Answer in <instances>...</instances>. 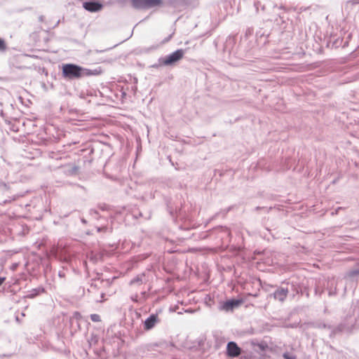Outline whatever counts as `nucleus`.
Here are the masks:
<instances>
[{
  "instance_id": "nucleus-47",
  "label": "nucleus",
  "mask_w": 359,
  "mask_h": 359,
  "mask_svg": "<svg viewBox=\"0 0 359 359\" xmlns=\"http://www.w3.org/2000/svg\"><path fill=\"white\" fill-rule=\"evenodd\" d=\"M90 287H97V285L95 284H94V283H91Z\"/></svg>"
},
{
  "instance_id": "nucleus-29",
  "label": "nucleus",
  "mask_w": 359,
  "mask_h": 359,
  "mask_svg": "<svg viewBox=\"0 0 359 359\" xmlns=\"http://www.w3.org/2000/svg\"><path fill=\"white\" fill-rule=\"evenodd\" d=\"M10 189L9 184L0 181V189L2 191H8Z\"/></svg>"
},
{
  "instance_id": "nucleus-44",
  "label": "nucleus",
  "mask_w": 359,
  "mask_h": 359,
  "mask_svg": "<svg viewBox=\"0 0 359 359\" xmlns=\"http://www.w3.org/2000/svg\"><path fill=\"white\" fill-rule=\"evenodd\" d=\"M81 222L84 224H87V220L85 218H81Z\"/></svg>"
},
{
  "instance_id": "nucleus-13",
  "label": "nucleus",
  "mask_w": 359,
  "mask_h": 359,
  "mask_svg": "<svg viewBox=\"0 0 359 359\" xmlns=\"http://www.w3.org/2000/svg\"><path fill=\"white\" fill-rule=\"evenodd\" d=\"M83 77L90 76H97L102 73V69L100 67L95 68V69H90L83 67Z\"/></svg>"
},
{
  "instance_id": "nucleus-22",
  "label": "nucleus",
  "mask_w": 359,
  "mask_h": 359,
  "mask_svg": "<svg viewBox=\"0 0 359 359\" xmlns=\"http://www.w3.org/2000/svg\"><path fill=\"white\" fill-rule=\"evenodd\" d=\"M87 257L90 259V262L96 263L98 259L102 257V255L99 253H94L93 252H90L87 255Z\"/></svg>"
},
{
  "instance_id": "nucleus-27",
  "label": "nucleus",
  "mask_w": 359,
  "mask_h": 359,
  "mask_svg": "<svg viewBox=\"0 0 359 359\" xmlns=\"http://www.w3.org/2000/svg\"><path fill=\"white\" fill-rule=\"evenodd\" d=\"M283 357L284 359H296V355L287 351L283 353Z\"/></svg>"
},
{
  "instance_id": "nucleus-32",
  "label": "nucleus",
  "mask_w": 359,
  "mask_h": 359,
  "mask_svg": "<svg viewBox=\"0 0 359 359\" xmlns=\"http://www.w3.org/2000/svg\"><path fill=\"white\" fill-rule=\"evenodd\" d=\"M98 341V337L97 335L95 334H92L91 337H90V339L88 340V342L90 343V344H91L92 343H97Z\"/></svg>"
},
{
  "instance_id": "nucleus-24",
  "label": "nucleus",
  "mask_w": 359,
  "mask_h": 359,
  "mask_svg": "<svg viewBox=\"0 0 359 359\" xmlns=\"http://www.w3.org/2000/svg\"><path fill=\"white\" fill-rule=\"evenodd\" d=\"M316 327L319 329H328L330 330V329H332V325L326 324L325 323L323 322L318 323Z\"/></svg>"
},
{
  "instance_id": "nucleus-2",
  "label": "nucleus",
  "mask_w": 359,
  "mask_h": 359,
  "mask_svg": "<svg viewBox=\"0 0 359 359\" xmlns=\"http://www.w3.org/2000/svg\"><path fill=\"white\" fill-rule=\"evenodd\" d=\"M131 5L136 10H147L163 5V0H130Z\"/></svg>"
},
{
  "instance_id": "nucleus-26",
  "label": "nucleus",
  "mask_w": 359,
  "mask_h": 359,
  "mask_svg": "<svg viewBox=\"0 0 359 359\" xmlns=\"http://www.w3.org/2000/svg\"><path fill=\"white\" fill-rule=\"evenodd\" d=\"M90 318L93 322L97 323V322L101 321V318H100V315H98L97 313L90 314Z\"/></svg>"
},
{
  "instance_id": "nucleus-10",
  "label": "nucleus",
  "mask_w": 359,
  "mask_h": 359,
  "mask_svg": "<svg viewBox=\"0 0 359 359\" xmlns=\"http://www.w3.org/2000/svg\"><path fill=\"white\" fill-rule=\"evenodd\" d=\"M337 282H335L334 279L328 280L327 282V285H325V289L327 290L328 296L334 297L337 294Z\"/></svg>"
},
{
  "instance_id": "nucleus-19",
  "label": "nucleus",
  "mask_w": 359,
  "mask_h": 359,
  "mask_svg": "<svg viewBox=\"0 0 359 359\" xmlns=\"http://www.w3.org/2000/svg\"><path fill=\"white\" fill-rule=\"evenodd\" d=\"M79 169V168L77 165H67L65 172L68 175H76L78 173Z\"/></svg>"
},
{
  "instance_id": "nucleus-49",
  "label": "nucleus",
  "mask_w": 359,
  "mask_h": 359,
  "mask_svg": "<svg viewBox=\"0 0 359 359\" xmlns=\"http://www.w3.org/2000/svg\"><path fill=\"white\" fill-rule=\"evenodd\" d=\"M100 208H101V210H106V208H105L104 207H102V206L101 207V206H100Z\"/></svg>"
},
{
  "instance_id": "nucleus-30",
  "label": "nucleus",
  "mask_w": 359,
  "mask_h": 359,
  "mask_svg": "<svg viewBox=\"0 0 359 359\" xmlns=\"http://www.w3.org/2000/svg\"><path fill=\"white\" fill-rule=\"evenodd\" d=\"M161 57L158 58V62L157 63H155L152 65L150 66V68H155V69H158L160 67H162V66H165L162 62H161Z\"/></svg>"
},
{
  "instance_id": "nucleus-36",
  "label": "nucleus",
  "mask_w": 359,
  "mask_h": 359,
  "mask_svg": "<svg viewBox=\"0 0 359 359\" xmlns=\"http://www.w3.org/2000/svg\"><path fill=\"white\" fill-rule=\"evenodd\" d=\"M14 198H12V199H6V200H4L2 202L0 203V205H6L8 203H11L12 201H13Z\"/></svg>"
},
{
  "instance_id": "nucleus-33",
  "label": "nucleus",
  "mask_w": 359,
  "mask_h": 359,
  "mask_svg": "<svg viewBox=\"0 0 359 359\" xmlns=\"http://www.w3.org/2000/svg\"><path fill=\"white\" fill-rule=\"evenodd\" d=\"M253 28L252 27H248L246 31H245V36H251L252 34H253Z\"/></svg>"
},
{
  "instance_id": "nucleus-9",
  "label": "nucleus",
  "mask_w": 359,
  "mask_h": 359,
  "mask_svg": "<svg viewBox=\"0 0 359 359\" xmlns=\"http://www.w3.org/2000/svg\"><path fill=\"white\" fill-rule=\"evenodd\" d=\"M211 231L222 241L228 240L231 236L230 231L226 226H219L213 229Z\"/></svg>"
},
{
  "instance_id": "nucleus-21",
  "label": "nucleus",
  "mask_w": 359,
  "mask_h": 359,
  "mask_svg": "<svg viewBox=\"0 0 359 359\" xmlns=\"http://www.w3.org/2000/svg\"><path fill=\"white\" fill-rule=\"evenodd\" d=\"M359 276V266L349 270L345 275V278H353Z\"/></svg>"
},
{
  "instance_id": "nucleus-45",
  "label": "nucleus",
  "mask_w": 359,
  "mask_h": 359,
  "mask_svg": "<svg viewBox=\"0 0 359 359\" xmlns=\"http://www.w3.org/2000/svg\"><path fill=\"white\" fill-rule=\"evenodd\" d=\"M263 208H264V207L257 206V207L255 208V210H256V211H258V210H261V209H263Z\"/></svg>"
},
{
  "instance_id": "nucleus-5",
  "label": "nucleus",
  "mask_w": 359,
  "mask_h": 359,
  "mask_svg": "<svg viewBox=\"0 0 359 359\" xmlns=\"http://www.w3.org/2000/svg\"><path fill=\"white\" fill-rule=\"evenodd\" d=\"M273 287L275 288V290L272 293L269 294L268 297L273 298L275 300L283 303L288 295L290 288L284 287L283 284L280 286H273Z\"/></svg>"
},
{
  "instance_id": "nucleus-37",
  "label": "nucleus",
  "mask_w": 359,
  "mask_h": 359,
  "mask_svg": "<svg viewBox=\"0 0 359 359\" xmlns=\"http://www.w3.org/2000/svg\"><path fill=\"white\" fill-rule=\"evenodd\" d=\"M90 214L93 216H97L98 215V212L96 210L92 209L90 210Z\"/></svg>"
},
{
  "instance_id": "nucleus-48",
  "label": "nucleus",
  "mask_w": 359,
  "mask_h": 359,
  "mask_svg": "<svg viewBox=\"0 0 359 359\" xmlns=\"http://www.w3.org/2000/svg\"><path fill=\"white\" fill-rule=\"evenodd\" d=\"M43 72H45L46 75L48 74V72L45 69H43Z\"/></svg>"
},
{
  "instance_id": "nucleus-34",
  "label": "nucleus",
  "mask_w": 359,
  "mask_h": 359,
  "mask_svg": "<svg viewBox=\"0 0 359 359\" xmlns=\"http://www.w3.org/2000/svg\"><path fill=\"white\" fill-rule=\"evenodd\" d=\"M174 33H172L170 34V35H168L167 37H165L163 41H162V43H168L172 38V36H173Z\"/></svg>"
},
{
  "instance_id": "nucleus-8",
  "label": "nucleus",
  "mask_w": 359,
  "mask_h": 359,
  "mask_svg": "<svg viewBox=\"0 0 359 359\" xmlns=\"http://www.w3.org/2000/svg\"><path fill=\"white\" fill-rule=\"evenodd\" d=\"M160 322L158 313H151L143 322V328L145 331H149L154 329Z\"/></svg>"
},
{
  "instance_id": "nucleus-53",
  "label": "nucleus",
  "mask_w": 359,
  "mask_h": 359,
  "mask_svg": "<svg viewBox=\"0 0 359 359\" xmlns=\"http://www.w3.org/2000/svg\"><path fill=\"white\" fill-rule=\"evenodd\" d=\"M306 297H308L309 296V292H306Z\"/></svg>"
},
{
  "instance_id": "nucleus-15",
  "label": "nucleus",
  "mask_w": 359,
  "mask_h": 359,
  "mask_svg": "<svg viewBox=\"0 0 359 359\" xmlns=\"http://www.w3.org/2000/svg\"><path fill=\"white\" fill-rule=\"evenodd\" d=\"M251 345L255 348V351H257L256 349V347H257L258 350L260 351H265L268 348V345L265 342H260L257 339H252L251 341Z\"/></svg>"
},
{
  "instance_id": "nucleus-38",
  "label": "nucleus",
  "mask_w": 359,
  "mask_h": 359,
  "mask_svg": "<svg viewBox=\"0 0 359 359\" xmlns=\"http://www.w3.org/2000/svg\"><path fill=\"white\" fill-rule=\"evenodd\" d=\"M141 295H142V298H143L144 300H145V299H147V297H148V295H147V292H146V291L142 292H141Z\"/></svg>"
},
{
  "instance_id": "nucleus-28",
  "label": "nucleus",
  "mask_w": 359,
  "mask_h": 359,
  "mask_svg": "<svg viewBox=\"0 0 359 359\" xmlns=\"http://www.w3.org/2000/svg\"><path fill=\"white\" fill-rule=\"evenodd\" d=\"M254 6L255 8L257 13L258 12L259 7H261V9L262 11H264L265 9V6L264 5H262L261 2L258 1L254 2Z\"/></svg>"
},
{
  "instance_id": "nucleus-41",
  "label": "nucleus",
  "mask_w": 359,
  "mask_h": 359,
  "mask_svg": "<svg viewBox=\"0 0 359 359\" xmlns=\"http://www.w3.org/2000/svg\"><path fill=\"white\" fill-rule=\"evenodd\" d=\"M6 280V277L0 276V286L4 283Z\"/></svg>"
},
{
  "instance_id": "nucleus-31",
  "label": "nucleus",
  "mask_w": 359,
  "mask_h": 359,
  "mask_svg": "<svg viewBox=\"0 0 359 359\" xmlns=\"http://www.w3.org/2000/svg\"><path fill=\"white\" fill-rule=\"evenodd\" d=\"M6 50V44L5 41L0 37V51H5Z\"/></svg>"
},
{
  "instance_id": "nucleus-52",
  "label": "nucleus",
  "mask_w": 359,
  "mask_h": 359,
  "mask_svg": "<svg viewBox=\"0 0 359 359\" xmlns=\"http://www.w3.org/2000/svg\"><path fill=\"white\" fill-rule=\"evenodd\" d=\"M104 293H102V294H101V297H102V298H103V297H104Z\"/></svg>"
},
{
  "instance_id": "nucleus-39",
  "label": "nucleus",
  "mask_w": 359,
  "mask_h": 359,
  "mask_svg": "<svg viewBox=\"0 0 359 359\" xmlns=\"http://www.w3.org/2000/svg\"><path fill=\"white\" fill-rule=\"evenodd\" d=\"M58 276L60 278H64L65 276V273L63 271H60L58 272Z\"/></svg>"
},
{
  "instance_id": "nucleus-1",
  "label": "nucleus",
  "mask_w": 359,
  "mask_h": 359,
  "mask_svg": "<svg viewBox=\"0 0 359 359\" xmlns=\"http://www.w3.org/2000/svg\"><path fill=\"white\" fill-rule=\"evenodd\" d=\"M62 76L66 81L79 80L83 77V67L74 63H63Z\"/></svg>"
},
{
  "instance_id": "nucleus-40",
  "label": "nucleus",
  "mask_w": 359,
  "mask_h": 359,
  "mask_svg": "<svg viewBox=\"0 0 359 359\" xmlns=\"http://www.w3.org/2000/svg\"><path fill=\"white\" fill-rule=\"evenodd\" d=\"M277 15L280 18V19L282 20V22H284V18H285L284 15L280 13H278Z\"/></svg>"
},
{
  "instance_id": "nucleus-14",
  "label": "nucleus",
  "mask_w": 359,
  "mask_h": 359,
  "mask_svg": "<svg viewBox=\"0 0 359 359\" xmlns=\"http://www.w3.org/2000/svg\"><path fill=\"white\" fill-rule=\"evenodd\" d=\"M45 292L44 287L40 286L36 288L32 289V290L29 291L27 297L29 299H33L36 297L40 295L41 294Z\"/></svg>"
},
{
  "instance_id": "nucleus-25",
  "label": "nucleus",
  "mask_w": 359,
  "mask_h": 359,
  "mask_svg": "<svg viewBox=\"0 0 359 359\" xmlns=\"http://www.w3.org/2000/svg\"><path fill=\"white\" fill-rule=\"evenodd\" d=\"M205 341H206V337L205 336H201L196 339V342L199 347H203L205 344Z\"/></svg>"
},
{
  "instance_id": "nucleus-20",
  "label": "nucleus",
  "mask_w": 359,
  "mask_h": 359,
  "mask_svg": "<svg viewBox=\"0 0 359 359\" xmlns=\"http://www.w3.org/2000/svg\"><path fill=\"white\" fill-rule=\"evenodd\" d=\"M214 337L215 339V348L216 350H218L220 348V347L222 346V344L225 342V339L219 334H215Z\"/></svg>"
},
{
  "instance_id": "nucleus-23",
  "label": "nucleus",
  "mask_w": 359,
  "mask_h": 359,
  "mask_svg": "<svg viewBox=\"0 0 359 359\" xmlns=\"http://www.w3.org/2000/svg\"><path fill=\"white\" fill-rule=\"evenodd\" d=\"M97 232H111L112 231V228H109L107 226H97Z\"/></svg>"
},
{
  "instance_id": "nucleus-11",
  "label": "nucleus",
  "mask_w": 359,
  "mask_h": 359,
  "mask_svg": "<svg viewBox=\"0 0 359 359\" xmlns=\"http://www.w3.org/2000/svg\"><path fill=\"white\" fill-rule=\"evenodd\" d=\"M283 285H287V287H288L289 285L290 286V290L293 292V297H294L297 294L304 293V291L302 290L301 285L297 282L284 281L283 282Z\"/></svg>"
},
{
  "instance_id": "nucleus-12",
  "label": "nucleus",
  "mask_w": 359,
  "mask_h": 359,
  "mask_svg": "<svg viewBox=\"0 0 359 359\" xmlns=\"http://www.w3.org/2000/svg\"><path fill=\"white\" fill-rule=\"evenodd\" d=\"M346 325L344 323H340L336 327H332L330 329V333L329 337L330 338H334L337 334L342 333L346 329Z\"/></svg>"
},
{
  "instance_id": "nucleus-35",
  "label": "nucleus",
  "mask_w": 359,
  "mask_h": 359,
  "mask_svg": "<svg viewBox=\"0 0 359 359\" xmlns=\"http://www.w3.org/2000/svg\"><path fill=\"white\" fill-rule=\"evenodd\" d=\"M105 50H90L88 51V54L90 55V54H92V53H103Z\"/></svg>"
},
{
  "instance_id": "nucleus-50",
  "label": "nucleus",
  "mask_w": 359,
  "mask_h": 359,
  "mask_svg": "<svg viewBox=\"0 0 359 359\" xmlns=\"http://www.w3.org/2000/svg\"><path fill=\"white\" fill-rule=\"evenodd\" d=\"M83 264H84V266H85L86 267H87V262H86V261H84V262H83Z\"/></svg>"
},
{
  "instance_id": "nucleus-54",
  "label": "nucleus",
  "mask_w": 359,
  "mask_h": 359,
  "mask_svg": "<svg viewBox=\"0 0 359 359\" xmlns=\"http://www.w3.org/2000/svg\"><path fill=\"white\" fill-rule=\"evenodd\" d=\"M60 23V20H58L57 22H56V24L58 25Z\"/></svg>"
},
{
  "instance_id": "nucleus-4",
  "label": "nucleus",
  "mask_w": 359,
  "mask_h": 359,
  "mask_svg": "<svg viewBox=\"0 0 359 359\" xmlns=\"http://www.w3.org/2000/svg\"><path fill=\"white\" fill-rule=\"evenodd\" d=\"M243 303V299L241 298L235 299L231 298L224 302H220L218 307L219 311L225 312L233 311L234 309L241 306Z\"/></svg>"
},
{
  "instance_id": "nucleus-43",
  "label": "nucleus",
  "mask_w": 359,
  "mask_h": 359,
  "mask_svg": "<svg viewBox=\"0 0 359 359\" xmlns=\"http://www.w3.org/2000/svg\"><path fill=\"white\" fill-rule=\"evenodd\" d=\"M43 20H44V16L43 15H40L39 17V22H43Z\"/></svg>"
},
{
  "instance_id": "nucleus-7",
  "label": "nucleus",
  "mask_w": 359,
  "mask_h": 359,
  "mask_svg": "<svg viewBox=\"0 0 359 359\" xmlns=\"http://www.w3.org/2000/svg\"><path fill=\"white\" fill-rule=\"evenodd\" d=\"M243 353L242 348L233 341L227 343L226 347V355L228 358H238Z\"/></svg>"
},
{
  "instance_id": "nucleus-3",
  "label": "nucleus",
  "mask_w": 359,
  "mask_h": 359,
  "mask_svg": "<svg viewBox=\"0 0 359 359\" xmlns=\"http://www.w3.org/2000/svg\"><path fill=\"white\" fill-rule=\"evenodd\" d=\"M185 52L186 50L177 49L164 57H161V61L165 66H174L183 58Z\"/></svg>"
},
{
  "instance_id": "nucleus-16",
  "label": "nucleus",
  "mask_w": 359,
  "mask_h": 359,
  "mask_svg": "<svg viewBox=\"0 0 359 359\" xmlns=\"http://www.w3.org/2000/svg\"><path fill=\"white\" fill-rule=\"evenodd\" d=\"M234 43H235V39L231 36H229L226 39L225 43L224 45V48H223L224 52L228 53L229 54H230L231 48H232L233 46L234 45Z\"/></svg>"
},
{
  "instance_id": "nucleus-51",
  "label": "nucleus",
  "mask_w": 359,
  "mask_h": 359,
  "mask_svg": "<svg viewBox=\"0 0 359 359\" xmlns=\"http://www.w3.org/2000/svg\"><path fill=\"white\" fill-rule=\"evenodd\" d=\"M279 10H281V9H284L283 7L281 6L280 7L278 8Z\"/></svg>"
},
{
  "instance_id": "nucleus-46",
  "label": "nucleus",
  "mask_w": 359,
  "mask_h": 359,
  "mask_svg": "<svg viewBox=\"0 0 359 359\" xmlns=\"http://www.w3.org/2000/svg\"><path fill=\"white\" fill-rule=\"evenodd\" d=\"M74 316H79V317L81 316H80V313H79V312H75V313H74Z\"/></svg>"
},
{
  "instance_id": "nucleus-42",
  "label": "nucleus",
  "mask_w": 359,
  "mask_h": 359,
  "mask_svg": "<svg viewBox=\"0 0 359 359\" xmlns=\"http://www.w3.org/2000/svg\"><path fill=\"white\" fill-rule=\"evenodd\" d=\"M339 46L338 40H336L333 42L332 47L337 48Z\"/></svg>"
},
{
  "instance_id": "nucleus-6",
  "label": "nucleus",
  "mask_w": 359,
  "mask_h": 359,
  "mask_svg": "<svg viewBox=\"0 0 359 359\" xmlns=\"http://www.w3.org/2000/svg\"><path fill=\"white\" fill-rule=\"evenodd\" d=\"M83 8L90 13H97L104 8V4L100 0H86L82 3Z\"/></svg>"
},
{
  "instance_id": "nucleus-17",
  "label": "nucleus",
  "mask_w": 359,
  "mask_h": 359,
  "mask_svg": "<svg viewBox=\"0 0 359 359\" xmlns=\"http://www.w3.org/2000/svg\"><path fill=\"white\" fill-rule=\"evenodd\" d=\"M145 278H146V276L144 273L138 274L135 278H133V279L130 280V285H133L135 284L141 285L146 280Z\"/></svg>"
},
{
  "instance_id": "nucleus-18",
  "label": "nucleus",
  "mask_w": 359,
  "mask_h": 359,
  "mask_svg": "<svg viewBox=\"0 0 359 359\" xmlns=\"http://www.w3.org/2000/svg\"><path fill=\"white\" fill-rule=\"evenodd\" d=\"M325 290V284H321L320 282L316 283L314 287V294L319 297L324 293Z\"/></svg>"
}]
</instances>
